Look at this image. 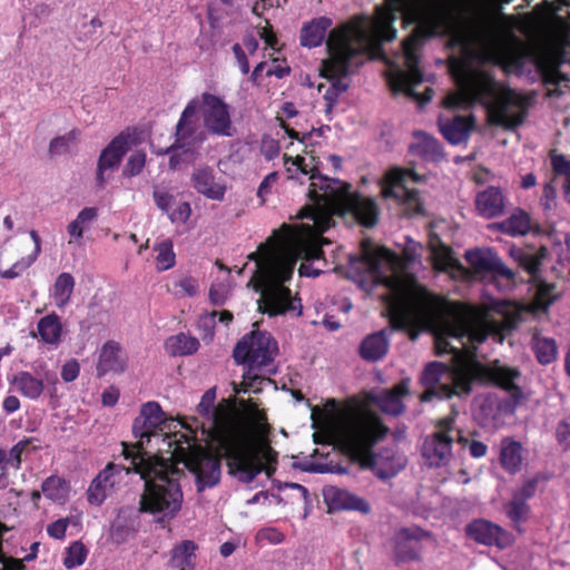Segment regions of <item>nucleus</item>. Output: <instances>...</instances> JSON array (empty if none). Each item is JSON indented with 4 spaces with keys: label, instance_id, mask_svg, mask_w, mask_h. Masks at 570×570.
Listing matches in <instances>:
<instances>
[{
    "label": "nucleus",
    "instance_id": "13",
    "mask_svg": "<svg viewBox=\"0 0 570 570\" xmlns=\"http://www.w3.org/2000/svg\"><path fill=\"white\" fill-rule=\"evenodd\" d=\"M454 417L448 416L439 422L438 430L423 443L422 454L430 466H445L452 459V432Z\"/></svg>",
    "mask_w": 570,
    "mask_h": 570
},
{
    "label": "nucleus",
    "instance_id": "29",
    "mask_svg": "<svg viewBox=\"0 0 570 570\" xmlns=\"http://www.w3.org/2000/svg\"><path fill=\"white\" fill-rule=\"evenodd\" d=\"M415 141L411 145V151L425 160L439 161L443 158L440 142L425 132H416Z\"/></svg>",
    "mask_w": 570,
    "mask_h": 570
},
{
    "label": "nucleus",
    "instance_id": "43",
    "mask_svg": "<svg viewBox=\"0 0 570 570\" xmlns=\"http://www.w3.org/2000/svg\"><path fill=\"white\" fill-rule=\"evenodd\" d=\"M78 138V132L76 130H71L66 135L56 137L51 140L49 146V151L51 155H62L67 153L70 147L76 142Z\"/></svg>",
    "mask_w": 570,
    "mask_h": 570
},
{
    "label": "nucleus",
    "instance_id": "40",
    "mask_svg": "<svg viewBox=\"0 0 570 570\" xmlns=\"http://www.w3.org/2000/svg\"><path fill=\"white\" fill-rule=\"evenodd\" d=\"M41 491L47 499L63 503L69 494V485L63 479L51 475L42 482Z\"/></svg>",
    "mask_w": 570,
    "mask_h": 570
},
{
    "label": "nucleus",
    "instance_id": "31",
    "mask_svg": "<svg viewBox=\"0 0 570 570\" xmlns=\"http://www.w3.org/2000/svg\"><path fill=\"white\" fill-rule=\"evenodd\" d=\"M331 24V19L322 17L313 20L309 24L305 26L301 35L302 46L308 48L320 46L325 39L326 32Z\"/></svg>",
    "mask_w": 570,
    "mask_h": 570
},
{
    "label": "nucleus",
    "instance_id": "51",
    "mask_svg": "<svg viewBox=\"0 0 570 570\" xmlns=\"http://www.w3.org/2000/svg\"><path fill=\"white\" fill-rule=\"evenodd\" d=\"M154 200L157 207L167 214L175 205L176 198L167 191L155 190Z\"/></svg>",
    "mask_w": 570,
    "mask_h": 570
},
{
    "label": "nucleus",
    "instance_id": "16",
    "mask_svg": "<svg viewBox=\"0 0 570 570\" xmlns=\"http://www.w3.org/2000/svg\"><path fill=\"white\" fill-rule=\"evenodd\" d=\"M134 472L132 463L129 468L119 464L108 463L91 481L87 490V500L92 505H100L110 495L125 475Z\"/></svg>",
    "mask_w": 570,
    "mask_h": 570
},
{
    "label": "nucleus",
    "instance_id": "47",
    "mask_svg": "<svg viewBox=\"0 0 570 570\" xmlns=\"http://www.w3.org/2000/svg\"><path fill=\"white\" fill-rule=\"evenodd\" d=\"M8 531V528L0 522V570H24V566L20 561L7 557L2 551V535Z\"/></svg>",
    "mask_w": 570,
    "mask_h": 570
},
{
    "label": "nucleus",
    "instance_id": "5",
    "mask_svg": "<svg viewBox=\"0 0 570 570\" xmlns=\"http://www.w3.org/2000/svg\"><path fill=\"white\" fill-rule=\"evenodd\" d=\"M386 433L379 417L361 409L334 410L314 434L316 443L334 444L370 469L379 479L395 476L406 465L404 454L393 448L372 453L371 448Z\"/></svg>",
    "mask_w": 570,
    "mask_h": 570
},
{
    "label": "nucleus",
    "instance_id": "33",
    "mask_svg": "<svg viewBox=\"0 0 570 570\" xmlns=\"http://www.w3.org/2000/svg\"><path fill=\"white\" fill-rule=\"evenodd\" d=\"M30 237L35 243L33 252L17 261L11 267L7 269H0V276L2 278L13 279L20 276L24 271H27L38 258L41 252V239L36 230L30 232Z\"/></svg>",
    "mask_w": 570,
    "mask_h": 570
},
{
    "label": "nucleus",
    "instance_id": "7",
    "mask_svg": "<svg viewBox=\"0 0 570 570\" xmlns=\"http://www.w3.org/2000/svg\"><path fill=\"white\" fill-rule=\"evenodd\" d=\"M135 473L145 481L139 500V511L153 515L157 523L167 524L181 510L184 493L179 483L183 471L176 460L165 456H146L126 452Z\"/></svg>",
    "mask_w": 570,
    "mask_h": 570
},
{
    "label": "nucleus",
    "instance_id": "45",
    "mask_svg": "<svg viewBox=\"0 0 570 570\" xmlns=\"http://www.w3.org/2000/svg\"><path fill=\"white\" fill-rule=\"evenodd\" d=\"M31 440L23 439L14 444L7 454V464L16 470L20 469L22 455L29 450Z\"/></svg>",
    "mask_w": 570,
    "mask_h": 570
},
{
    "label": "nucleus",
    "instance_id": "27",
    "mask_svg": "<svg viewBox=\"0 0 570 570\" xmlns=\"http://www.w3.org/2000/svg\"><path fill=\"white\" fill-rule=\"evenodd\" d=\"M534 493V482L529 480L522 487L520 491H518L513 498V500L505 505V513L510 518L512 522L518 524L529 513V507L525 504V500L531 498Z\"/></svg>",
    "mask_w": 570,
    "mask_h": 570
},
{
    "label": "nucleus",
    "instance_id": "55",
    "mask_svg": "<svg viewBox=\"0 0 570 570\" xmlns=\"http://www.w3.org/2000/svg\"><path fill=\"white\" fill-rule=\"evenodd\" d=\"M278 174L276 171L268 174L261 183L257 196L265 202V196L271 193L272 187L276 184Z\"/></svg>",
    "mask_w": 570,
    "mask_h": 570
},
{
    "label": "nucleus",
    "instance_id": "11",
    "mask_svg": "<svg viewBox=\"0 0 570 570\" xmlns=\"http://www.w3.org/2000/svg\"><path fill=\"white\" fill-rule=\"evenodd\" d=\"M422 176L409 168L392 167L380 180L381 196L392 199L406 215L423 214V198L412 184L420 183Z\"/></svg>",
    "mask_w": 570,
    "mask_h": 570
},
{
    "label": "nucleus",
    "instance_id": "19",
    "mask_svg": "<svg viewBox=\"0 0 570 570\" xmlns=\"http://www.w3.org/2000/svg\"><path fill=\"white\" fill-rule=\"evenodd\" d=\"M126 365L127 357L119 343L108 341L101 346L97 363V372L99 376H102L108 372L121 373L125 371Z\"/></svg>",
    "mask_w": 570,
    "mask_h": 570
},
{
    "label": "nucleus",
    "instance_id": "64",
    "mask_svg": "<svg viewBox=\"0 0 570 570\" xmlns=\"http://www.w3.org/2000/svg\"><path fill=\"white\" fill-rule=\"evenodd\" d=\"M209 298L210 301L216 304L220 305L225 301V288L224 286H212L209 291Z\"/></svg>",
    "mask_w": 570,
    "mask_h": 570
},
{
    "label": "nucleus",
    "instance_id": "9",
    "mask_svg": "<svg viewBox=\"0 0 570 570\" xmlns=\"http://www.w3.org/2000/svg\"><path fill=\"white\" fill-rule=\"evenodd\" d=\"M537 242H539L537 267L542 259L554 255L553 269L559 274L570 275V236L558 230L541 233L537 226ZM561 296L562 291L556 284L541 281L537 275V314L546 312Z\"/></svg>",
    "mask_w": 570,
    "mask_h": 570
},
{
    "label": "nucleus",
    "instance_id": "37",
    "mask_svg": "<svg viewBox=\"0 0 570 570\" xmlns=\"http://www.w3.org/2000/svg\"><path fill=\"white\" fill-rule=\"evenodd\" d=\"M38 333L46 344L58 345L62 334L60 318L56 314L42 317L38 322Z\"/></svg>",
    "mask_w": 570,
    "mask_h": 570
},
{
    "label": "nucleus",
    "instance_id": "39",
    "mask_svg": "<svg viewBox=\"0 0 570 570\" xmlns=\"http://www.w3.org/2000/svg\"><path fill=\"white\" fill-rule=\"evenodd\" d=\"M197 546L191 540H185L173 549L171 562L179 570L194 568V558Z\"/></svg>",
    "mask_w": 570,
    "mask_h": 570
},
{
    "label": "nucleus",
    "instance_id": "57",
    "mask_svg": "<svg viewBox=\"0 0 570 570\" xmlns=\"http://www.w3.org/2000/svg\"><path fill=\"white\" fill-rule=\"evenodd\" d=\"M219 317V322L224 324H229L233 320V314L228 311L223 312H213L210 314H206L200 318V323L204 325H209L215 323V318Z\"/></svg>",
    "mask_w": 570,
    "mask_h": 570
},
{
    "label": "nucleus",
    "instance_id": "6",
    "mask_svg": "<svg viewBox=\"0 0 570 570\" xmlns=\"http://www.w3.org/2000/svg\"><path fill=\"white\" fill-rule=\"evenodd\" d=\"M537 72L544 95L563 94L569 81L561 67L570 66V0H543L537 4Z\"/></svg>",
    "mask_w": 570,
    "mask_h": 570
},
{
    "label": "nucleus",
    "instance_id": "15",
    "mask_svg": "<svg viewBox=\"0 0 570 570\" xmlns=\"http://www.w3.org/2000/svg\"><path fill=\"white\" fill-rule=\"evenodd\" d=\"M35 373L37 375L28 371H20L11 380L13 389L29 400H38L42 395L46 384H56L58 381L56 373L49 370L45 362L36 364Z\"/></svg>",
    "mask_w": 570,
    "mask_h": 570
},
{
    "label": "nucleus",
    "instance_id": "1",
    "mask_svg": "<svg viewBox=\"0 0 570 570\" xmlns=\"http://www.w3.org/2000/svg\"><path fill=\"white\" fill-rule=\"evenodd\" d=\"M401 17L404 27L414 26L392 60H386V80L394 92L428 102L432 89L420 97L416 87L423 81L419 68V49L423 39L449 37L460 58L450 61V73L456 90L444 99L446 108H469L480 104L491 124L511 128L524 119L529 100L523 95L497 81L485 63L502 67L509 73L524 75L534 66V51L513 36L483 30L458 18L448 7L434 0H387L377 8L373 19L343 26L330 32L326 46L328 58L322 62L321 73L330 82L324 94L327 111L338 96L347 90V75L374 55L385 41L395 38L393 22ZM529 38H532L530 36Z\"/></svg>",
    "mask_w": 570,
    "mask_h": 570
},
{
    "label": "nucleus",
    "instance_id": "12",
    "mask_svg": "<svg viewBox=\"0 0 570 570\" xmlns=\"http://www.w3.org/2000/svg\"><path fill=\"white\" fill-rule=\"evenodd\" d=\"M198 100L205 129L222 137L233 136L230 106L222 97L209 92L202 94Z\"/></svg>",
    "mask_w": 570,
    "mask_h": 570
},
{
    "label": "nucleus",
    "instance_id": "34",
    "mask_svg": "<svg viewBox=\"0 0 570 570\" xmlns=\"http://www.w3.org/2000/svg\"><path fill=\"white\" fill-rule=\"evenodd\" d=\"M98 212L95 207H85L79 212L77 217L67 226L70 236L69 244H79L83 233L89 228L90 224L97 218Z\"/></svg>",
    "mask_w": 570,
    "mask_h": 570
},
{
    "label": "nucleus",
    "instance_id": "42",
    "mask_svg": "<svg viewBox=\"0 0 570 570\" xmlns=\"http://www.w3.org/2000/svg\"><path fill=\"white\" fill-rule=\"evenodd\" d=\"M87 549L80 541L72 542L66 551L63 564L67 569H72L83 564L87 558Z\"/></svg>",
    "mask_w": 570,
    "mask_h": 570
},
{
    "label": "nucleus",
    "instance_id": "18",
    "mask_svg": "<svg viewBox=\"0 0 570 570\" xmlns=\"http://www.w3.org/2000/svg\"><path fill=\"white\" fill-rule=\"evenodd\" d=\"M465 531L466 535L475 542L488 547H497L501 550L510 547L513 542L511 533L484 519L473 520L466 525Z\"/></svg>",
    "mask_w": 570,
    "mask_h": 570
},
{
    "label": "nucleus",
    "instance_id": "60",
    "mask_svg": "<svg viewBox=\"0 0 570 570\" xmlns=\"http://www.w3.org/2000/svg\"><path fill=\"white\" fill-rule=\"evenodd\" d=\"M288 73L289 67L282 65L277 59H274L266 70L267 76H276L277 78H283Z\"/></svg>",
    "mask_w": 570,
    "mask_h": 570
},
{
    "label": "nucleus",
    "instance_id": "49",
    "mask_svg": "<svg viewBox=\"0 0 570 570\" xmlns=\"http://www.w3.org/2000/svg\"><path fill=\"white\" fill-rule=\"evenodd\" d=\"M558 188V178H552V180L544 186L543 197H542V206L544 210H551L556 206V196Z\"/></svg>",
    "mask_w": 570,
    "mask_h": 570
},
{
    "label": "nucleus",
    "instance_id": "59",
    "mask_svg": "<svg viewBox=\"0 0 570 570\" xmlns=\"http://www.w3.org/2000/svg\"><path fill=\"white\" fill-rule=\"evenodd\" d=\"M262 154L267 160L274 159L279 154V147L274 139H264L262 142Z\"/></svg>",
    "mask_w": 570,
    "mask_h": 570
},
{
    "label": "nucleus",
    "instance_id": "23",
    "mask_svg": "<svg viewBox=\"0 0 570 570\" xmlns=\"http://www.w3.org/2000/svg\"><path fill=\"white\" fill-rule=\"evenodd\" d=\"M325 498L333 509L355 510L362 513L371 511L365 499L344 489L331 488L325 492Z\"/></svg>",
    "mask_w": 570,
    "mask_h": 570
},
{
    "label": "nucleus",
    "instance_id": "25",
    "mask_svg": "<svg viewBox=\"0 0 570 570\" xmlns=\"http://www.w3.org/2000/svg\"><path fill=\"white\" fill-rule=\"evenodd\" d=\"M478 213L485 218H493L503 213L504 196L497 187H488L480 191L475 198Z\"/></svg>",
    "mask_w": 570,
    "mask_h": 570
},
{
    "label": "nucleus",
    "instance_id": "17",
    "mask_svg": "<svg viewBox=\"0 0 570 570\" xmlns=\"http://www.w3.org/2000/svg\"><path fill=\"white\" fill-rule=\"evenodd\" d=\"M465 259L476 277L485 279L488 277H503L508 281L512 279L513 273L491 249H473L465 253Z\"/></svg>",
    "mask_w": 570,
    "mask_h": 570
},
{
    "label": "nucleus",
    "instance_id": "26",
    "mask_svg": "<svg viewBox=\"0 0 570 570\" xmlns=\"http://www.w3.org/2000/svg\"><path fill=\"white\" fill-rule=\"evenodd\" d=\"M387 331L382 330L367 335L360 345V355L368 362H376L383 358L389 351Z\"/></svg>",
    "mask_w": 570,
    "mask_h": 570
},
{
    "label": "nucleus",
    "instance_id": "24",
    "mask_svg": "<svg viewBox=\"0 0 570 570\" xmlns=\"http://www.w3.org/2000/svg\"><path fill=\"white\" fill-rule=\"evenodd\" d=\"M430 534L419 528L402 529L397 534L396 556L401 561L415 560L419 558L416 544Z\"/></svg>",
    "mask_w": 570,
    "mask_h": 570
},
{
    "label": "nucleus",
    "instance_id": "14",
    "mask_svg": "<svg viewBox=\"0 0 570 570\" xmlns=\"http://www.w3.org/2000/svg\"><path fill=\"white\" fill-rule=\"evenodd\" d=\"M129 148L130 136L121 132L101 150L96 171V181L99 187H105L111 179Z\"/></svg>",
    "mask_w": 570,
    "mask_h": 570
},
{
    "label": "nucleus",
    "instance_id": "63",
    "mask_svg": "<svg viewBox=\"0 0 570 570\" xmlns=\"http://www.w3.org/2000/svg\"><path fill=\"white\" fill-rule=\"evenodd\" d=\"M469 451L473 458L480 459L487 454L488 446L481 441L473 440L469 443Z\"/></svg>",
    "mask_w": 570,
    "mask_h": 570
},
{
    "label": "nucleus",
    "instance_id": "8",
    "mask_svg": "<svg viewBox=\"0 0 570 570\" xmlns=\"http://www.w3.org/2000/svg\"><path fill=\"white\" fill-rule=\"evenodd\" d=\"M277 342L267 332L253 331L245 335L234 348V358L245 365L239 392H259L263 385L271 384L269 375L276 373L275 356Z\"/></svg>",
    "mask_w": 570,
    "mask_h": 570
},
{
    "label": "nucleus",
    "instance_id": "50",
    "mask_svg": "<svg viewBox=\"0 0 570 570\" xmlns=\"http://www.w3.org/2000/svg\"><path fill=\"white\" fill-rule=\"evenodd\" d=\"M176 286L179 288L178 293L186 296H195L198 294L199 285L196 278L190 276L181 277Z\"/></svg>",
    "mask_w": 570,
    "mask_h": 570
},
{
    "label": "nucleus",
    "instance_id": "56",
    "mask_svg": "<svg viewBox=\"0 0 570 570\" xmlns=\"http://www.w3.org/2000/svg\"><path fill=\"white\" fill-rule=\"evenodd\" d=\"M67 528H68V520L59 519L48 525L47 532L50 537H52L55 539H62L66 534Z\"/></svg>",
    "mask_w": 570,
    "mask_h": 570
},
{
    "label": "nucleus",
    "instance_id": "53",
    "mask_svg": "<svg viewBox=\"0 0 570 570\" xmlns=\"http://www.w3.org/2000/svg\"><path fill=\"white\" fill-rule=\"evenodd\" d=\"M556 435H557V440H558L559 444L564 450H569L570 449V422H568V421L560 422L558 424Z\"/></svg>",
    "mask_w": 570,
    "mask_h": 570
},
{
    "label": "nucleus",
    "instance_id": "36",
    "mask_svg": "<svg viewBox=\"0 0 570 570\" xmlns=\"http://www.w3.org/2000/svg\"><path fill=\"white\" fill-rule=\"evenodd\" d=\"M153 250L155 253V264L157 272H166L176 265V253L174 242L170 238L157 242Z\"/></svg>",
    "mask_w": 570,
    "mask_h": 570
},
{
    "label": "nucleus",
    "instance_id": "30",
    "mask_svg": "<svg viewBox=\"0 0 570 570\" xmlns=\"http://www.w3.org/2000/svg\"><path fill=\"white\" fill-rule=\"evenodd\" d=\"M430 246L432 248L434 266L436 269H453L454 276H456V274L463 277L468 275V271L464 267L458 265L456 262L452 258L449 247L440 244V240L436 237L431 238Z\"/></svg>",
    "mask_w": 570,
    "mask_h": 570
},
{
    "label": "nucleus",
    "instance_id": "3",
    "mask_svg": "<svg viewBox=\"0 0 570 570\" xmlns=\"http://www.w3.org/2000/svg\"><path fill=\"white\" fill-rule=\"evenodd\" d=\"M285 167L291 179L308 183L309 203L302 208L301 217L307 218L299 228L283 225L258 249L248 255L255 262L250 279L261 293L258 309L269 316L294 312L302 314V305L292 296L285 283L291 279L296 262L299 275L315 277L321 273L314 262L323 259L322 245L327 244L322 234L333 225L334 216L351 215L361 225L372 227L377 223L379 206L375 199L350 190L351 186L338 179H331L318 171L314 156L285 157Z\"/></svg>",
    "mask_w": 570,
    "mask_h": 570
},
{
    "label": "nucleus",
    "instance_id": "28",
    "mask_svg": "<svg viewBox=\"0 0 570 570\" xmlns=\"http://www.w3.org/2000/svg\"><path fill=\"white\" fill-rule=\"evenodd\" d=\"M490 227L498 228L511 236H522L531 229V217L525 210L515 208L505 220L492 224Z\"/></svg>",
    "mask_w": 570,
    "mask_h": 570
},
{
    "label": "nucleus",
    "instance_id": "4",
    "mask_svg": "<svg viewBox=\"0 0 570 570\" xmlns=\"http://www.w3.org/2000/svg\"><path fill=\"white\" fill-rule=\"evenodd\" d=\"M215 401V389L203 394L197 405L198 416L193 419L195 429L188 425L190 434L167 433V419L160 405L147 402L132 423L137 443H121L124 456L126 458L128 451L130 454L165 456L183 462L194 473L197 490L202 492L219 482L222 471L219 459L197 444L199 430L202 439L210 443L219 456L226 459L229 473L237 480L249 483L262 472L268 478L272 476L276 471L278 454L265 435V414L257 407L248 410L258 428V432L254 433L229 405H216Z\"/></svg>",
    "mask_w": 570,
    "mask_h": 570
},
{
    "label": "nucleus",
    "instance_id": "48",
    "mask_svg": "<svg viewBox=\"0 0 570 570\" xmlns=\"http://www.w3.org/2000/svg\"><path fill=\"white\" fill-rule=\"evenodd\" d=\"M552 168L556 173L553 178H558V181L563 178L570 177V160L561 155H551Z\"/></svg>",
    "mask_w": 570,
    "mask_h": 570
},
{
    "label": "nucleus",
    "instance_id": "21",
    "mask_svg": "<svg viewBox=\"0 0 570 570\" xmlns=\"http://www.w3.org/2000/svg\"><path fill=\"white\" fill-rule=\"evenodd\" d=\"M193 187L205 197L213 200H223L226 193V186L216 180L214 171L208 167L198 168L191 176Z\"/></svg>",
    "mask_w": 570,
    "mask_h": 570
},
{
    "label": "nucleus",
    "instance_id": "46",
    "mask_svg": "<svg viewBox=\"0 0 570 570\" xmlns=\"http://www.w3.org/2000/svg\"><path fill=\"white\" fill-rule=\"evenodd\" d=\"M167 215L173 224H185L191 215L190 204L187 202H175V205Z\"/></svg>",
    "mask_w": 570,
    "mask_h": 570
},
{
    "label": "nucleus",
    "instance_id": "62",
    "mask_svg": "<svg viewBox=\"0 0 570 570\" xmlns=\"http://www.w3.org/2000/svg\"><path fill=\"white\" fill-rule=\"evenodd\" d=\"M118 400L119 391L115 386H109L101 395V401L105 406H114Z\"/></svg>",
    "mask_w": 570,
    "mask_h": 570
},
{
    "label": "nucleus",
    "instance_id": "54",
    "mask_svg": "<svg viewBox=\"0 0 570 570\" xmlns=\"http://www.w3.org/2000/svg\"><path fill=\"white\" fill-rule=\"evenodd\" d=\"M259 540H265L272 544H278L284 541V534L274 528H266L257 533Z\"/></svg>",
    "mask_w": 570,
    "mask_h": 570
},
{
    "label": "nucleus",
    "instance_id": "44",
    "mask_svg": "<svg viewBox=\"0 0 570 570\" xmlns=\"http://www.w3.org/2000/svg\"><path fill=\"white\" fill-rule=\"evenodd\" d=\"M146 165V154L142 151L132 153L122 169V175L134 177L139 175Z\"/></svg>",
    "mask_w": 570,
    "mask_h": 570
},
{
    "label": "nucleus",
    "instance_id": "2",
    "mask_svg": "<svg viewBox=\"0 0 570 570\" xmlns=\"http://www.w3.org/2000/svg\"><path fill=\"white\" fill-rule=\"evenodd\" d=\"M350 264L363 289L371 292L377 285L387 289L382 297L393 328L409 330L412 340L420 331H431L436 353L452 354L453 368L439 362L425 366L421 375L425 389L422 402L468 394L472 383L480 381L503 390L479 399L487 420L499 424L514 412L523 399L518 385L520 373L499 361L482 364L475 356L476 345L488 336L502 343L505 333L517 326L519 311L514 304L495 301L474 307L446 302L404 273L399 256L384 247L363 244L362 255L351 257Z\"/></svg>",
    "mask_w": 570,
    "mask_h": 570
},
{
    "label": "nucleus",
    "instance_id": "35",
    "mask_svg": "<svg viewBox=\"0 0 570 570\" xmlns=\"http://www.w3.org/2000/svg\"><path fill=\"white\" fill-rule=\"evenodd\" d=\"M500 461L502 466L510 473H515L521 469L523 456L520 443L504 440L501 446Z\"/></svg>",
    "mask_w": 570,
    "mask_h": 570
},
{
    "label": "nucleus",
    "instance_id": "61",
    "mask_svg": "<svg viewBox=\"0 0 570 570\" xmlns=\"http://www.w3.org/2000/svg\"><path fill=\"white\" fill-rule=\"evenodd\" d=\"M257 29H258V33H259L261 38L265 41L266 46L269 47L271 49L275 50L276 45H277V39H276L275 35L269 30L268 21L266 20V26H264V27L258 26Z\"/></svg>",
    "mask_w": 570,
    "mask_h": 570
},
{
    "label": "nucleus",
    "instance_id": "58",
    "mask_svg": "<svg viewBox=\"0 0 570 570\" xmlns=\"http://www.w3.org/2000/svg\"><path fill=\"white\" fill-rule=\"evenodd\" d=\"M233 52L235 55V58L237 60L238 67L242 71V73L246 75L249 71V63L246 57V52L242 45L235 43L233 46Z\"/></svg>",
    "mask_w": 570,
    "mask_h": 570
},
{
    "label": "nucleus",
    "instance_id": "10",
    "mask_svg": "<svg viewBox=\"0 0 570 570\" xmlns=\"http://www.w3.org/2000/svg\"><path fill=\"white\" fill-rule=\"evenodd\" d=\"M200 102L198 98L188 101L175 128V141L166 150L157 154H170L169 166L178 168L184 163L195 158L196 149L206 140V129L203 128L199 117Z\"/></svg>",
    "mask_w": 570,
    "mask_h": 570
},
{
    "label": "nucleus",
    "instance_id": "20",
    "mask_svg": "<svg viewBox=\"0 0 570 570\" xmlns=\"http://www.w3.org/2000/svg\"><path fill=\"white\" fill-rule=\"evenodd\" d=\"M410 380H402L392 390H384L373 396L374 403L385 413L399 415L404 410L403 397L409 393Z\"/></svg>",
    "mask_w": 570,
    "mask_h": 570
},
{
    "label": "nucleus",
    "instance_id": "52",
    "mask_svg": "<svg viewBox=\"0 0 570 570\" xmlns=\"http://www.w3.org/2000/svg\"><path fill=\"white\" fill-rule=\"evenodd\" d=\"M80 372V365L77 360H70L62 365L61 379L69 383L73 382Z\"/></svg>",
    "mask_w": 570,
    "mask_h": 570
},
{
    "label": "nucleus",
    "instance_id": "38",
    "mask_svg": "<svg viewBox=\"0 0 570 570\" xmlns=\"http://www.w3.org/2000/svg\"><path fill=\"white\" fill-rule=\"evenodd\" d=\"M198 347V340L184 333L170 336L165 343L166 351L173 356L193 354Z\"/></svg>",
    "mask_w": 570,
    "mask_h": 570
},
{
    "label": "nucleus",
    "instance_id": "41",
    "mask_svg": "<svg viewBox=\"0 0 570 570\" xmlns=\"http://www.w3.org/2000/svg\"><path fill=\"white\" fill-rule=\"evenodd\" d=\"M558 357V345L553 338L537 336V361L541 364H551Z\"/></svg>",
    "mask_w": 570,
    "mask_h": 570
},
{
    "label": "nucleus",
    "instance_id": "32",
    "mask_svg": "<svg viewBox=\"0 0 570 570\" xmlns=\"http://www.w3.org/2000/svg\"><path fill=\"white\" fill-rule=\"evenodd\" d=\"M75 289V278L70 273H61L50 289V296L58 308H65Z\"/></svg>",
    "mask_w": 570,
    "mask_h": 570
},
{
    "label": "nucleus",
    "instance_id": "22",
    "mask_svg": "<svg viewBox=\"0 0 570 570\" xmlns=\"http://www.w3.org/2000/svg\"><path fill=\"white\" fill-rule=\"evenodd\" d=\"M473 118L471 115L461 116L456 115L451 119L441 117L439 119V127L443 137L452 145H458L465 141L472 128Z\"/></svg>",
    "mask_w": 570,
    "mask_h": 570
}]
</instances>
